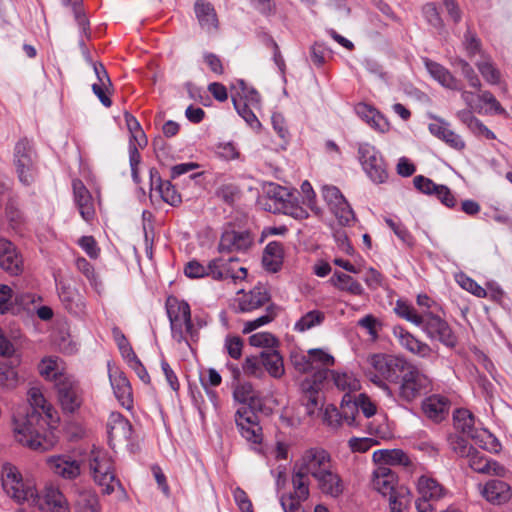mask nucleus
<instances>
[{
  "label": "nucleus",
  "mask_w": 512,
  "mask_h": 512,
  "mask_svg": "<svg viewBox=\"0 0 512 512\" xmlns=\"http://www.w3.org/2000/svg\"><path fill=\"white\" fill-rule=\"evenodd\" d=\"M108 375L114 395L118 402L127 410L133 408V392L131 384L124 374L117 367L108 365Z\"/></svg>",
  "instance_id": "23"
},
{
  "label": "nucleus",
  "mask_w": 512,
  "mask_h": 512,
  "mask_svg": "<svg viewBox=\"0 0 512 512\" xmlns=\"http://www.w3.org/2000/svg\"><path fill=\"white\" fill-rule=\"evenodd\" d=\"M236 426L243 438L253 444L262 441V428L259 425L257 414L247 406L237 409L235 413Z\"/></svg>",
  "instance_id": "17"
},
{
  "label": "nucleus",
  "mask_w": 512,
  "mask_h": 512,
  "mask_svg": "<svg viewBox=\"0 0 512 512\" xmlns=\"http://www.w3.org/2000/svg\"><path fill=\"white\" fill-rule=\"evenodd\" d=\"M409 363L403 356L374 354L368 358L367 376L371 382L391 395L392 390L387 382L397 383Z\"/></svg>",
  "instance_id": "3"
},
{
  "label": "nucleus",
  "mask_w": 512,
  "mask_h": 512,
  "mask_svg": "<svg viewBox=\"0 0 512 512\" xmlns=\"http://www.w3.org/2000/svg\"><path fill=\"white\" fill-rule=\"evenodd\" d=\"M75 512H100L98 497L90 489L75 488Z\"/></svg>",
  "instance_id": "40"
},
{
  "label": "nucleus",
  "mask_w": 512,
  "mask_h": 512,
  "mask_svg": "<svg viewBox=\"0 0 512 512\" xmlns=\"http://www.w3.org/2000/svg\"><path fill=\"white\" fill-rule=\"evenodd\" d=\"M357 115L364 120L371 128L379 131L386 132L389 129V123L384 116L372 106L359 103L356 108Z\"/></svg>",
  "instance_id": "36"
},
{
  "label": "nucleus",
  "mask_w": 512,
  "mask_h": 512,
  "mask_svg": "<svg viewBox=\"0 0 512 512\" xmlns=\"http://www.w3.org/2000/svg\"><path fill=\"white\" fill-rule=\"evenodd\" d=\"M232 101L234 104L235 109L237 110L238 114L251 126V127H258L260 126V122L257 119L254 112L249 108L248 103H242L241 101H238L235 96H232Z\"/></svg>",
  "instance_id": "55"
},
{
  "label": "nucleus",
  "mask_w": 512,
  "mask_h": 512,
  "mask_svg": "<svg viewBox=\"0 0 512 512\" xmlns=\"http://www.w3.org/2000/svg\"><path fill=\"white\" fill-rule=\"evenodd\" d=\"M328 374L329 370L320 369L312 376L306 378L301 384L304 392L303 400L305 401L307 414L309 415H312L315 412L321 402L319 392L326 388V384L328 383Z\"/></svg>",
  "instance_id": "16"
},
{
  "label": "nucleus",
  "mask_w": 512,
  "mask_h": 512,
  "mask_svg": "<svg viewBox=\"0 0 512 512\" xmlns=\"http://www.w3.org/2000/svg\"><path fill=\"white\" fill-rule=\"evenodd\" d=\"M74 202L79 210L81 217L90 222L95 217V207L91 193L79 179L72 181Z\"/></svg>",
  "instance_id": "26"
},
{
  "label": "nucleus",
  "mask_w": 512,
  "mask_h": 512,
  "mask_svg": "<svg viewBox=\"0 0 512 512\" xmlns=\"http://www.w3.org/2000/svg\"><path fill=\"white\" fill-rule=\"evenodd\" d=\"M283 246L280 242L272 241L264 249L262 262L266 270L277 272L283 263Z\"/></svg>",
  "instance_id": "41"
},
{
  "label": "nucleus",
  "mask_w": 512,
  "mask_h": 512,
  "mask_svg": "<svg viewBox=\"0 0 512 512\" xmlns=\"http://www.w3.org/2000/svg\"><path fill=\"white\" fill-rule=\"evenodd\" d=\"M261 358L263 362V369L266 370L270 376L280 378L284 374L283 358L276 350L262 351Z\"/></svg>",
  "instance_id": "43"
},
{
  "label": "nucleus",
  "mask_w": 512,
  "mask_h": 512,
  "mask_svg": "<svg viewBox=\"0 0 512 512\" xmlns=\"http://www.w3.org/2000/svg\"><path fill=\"white\" fill-rule=\"evenodd\" d=\"M397 383L396 399L404 404L416 401L432 389L431 378L411 362Z\"/></svg>",
  "instance_id": "6"
},
{
  "label": "nucleus",
  "mask_w": 512,
  "mask_h": 512,
  "mask_svg": "<svg viewBox=\"0 0 512 512\" xmlns=\"http://www.w3.org/2000/svg\"><path fill=\"white\" fill-rule=\"evenodd\" d=\"M334 362V357L321 348L310 349L306 355H303V365L305 366L303 369L313 370V374L320 369L330 370L329 367L333 366Z\"/></svg>",
  "instance_id": "32"
},
{
  "label": "nucleus",
  "mask_w": 512,
  "mask_h": 512,
  "mask_svg": "<svg viewBox=\"0 0 512 512\" xmlns=\"http://www.w3.org/2000/svg\"><path fill=\"white\" fill-rule=\"evenodd\" d=\"M315 480L319 490L325 495L337 498L344 491V483L332 465Z\"/></svg>",
  "instance_id": "29"
},
{
  "label": "nucleus",
  "mask_w": 512,
  "mask_h": 512,
  "mask_svg": "<svg viewBox=\"0 0 512 512\" xmlns=\"http://www.w3.org/2000/svg\"><path fill=\"white\" fill-rule=\"evenodd\" d=\"M358 158L369 179L376 183H385L388 179L386 163L381 153L369 143L358 146Z\"/></svg>",
  "instance_id": "10"
},
{
  "label": "nucleus",
  "mask_w": 512,
  "mask_h": 512,
  "mask_svg": "<svg viewBox=\"0 0 512 512\" xmlns=\"http://www.w3.org/2000/svg\"><path fill=\"white\" fill-rule=\"evenodd\" d=\"M450 403L448 399L441 395H432L426 398L422 403V409L425 415L434 420L441 421L449 411Z\"/></svg>",
  "instance_id": "38"
},
{
  "label": "nucleus",
  "mask_w": 512,
  "mask_h": 512,
  "mask_svg": "<svg viewBox=\"0 0 512 512\" xmlns=\"http://www.w3.org/2000/svg\"><path fill=\"white\" fill-rule=\"evenodd\" d=\"M234 399L240 403L245 404L255 397L253 386L249 382L240 383L236 386L233 392Z\"/></svg>",
  "instance_id": "59"
},
{
  "label": "nucleus",
  "mask_w": 512,
  "mask_h": 512,
  "mask_svg": "<svg viewBox=\"0 0 512 512\" xmlns=\"http://www.w3.org/2000/svg\"><path fill=\"white\" fill-rule=\"evenodd\" d=\"M397 477L387 466H378L373 472L372 486L383 496H389L396 492Z\"/></svg>",
  "instance_id": "31"
},
{
  "label": "nucleus",
  "mask_w": 512,
  "mask_h": 512,
  "mask_svg": "<svg viewBox=\"0 0 512 512\" xmlns=\"http://www.w3.org/2000/svg\"><path fill=\"white\" fill-rule=\"evenodd\" d=\"M325 320V313L320 310H311L301 316V318L295 322L294 330L300 333H304L312 328L322 325Z\"/></svg>",
  "instance_id": "45"
},
{
  "label": "nucleus",
  "mask_w": 512,
  "mask_h": 512,
  "mask_svg": "<svg viewBox=\"0 0 512 512\" xmlns=\"http://www.w3.org/2000/svg\"><path fill=\"white\" fill-rule=\"evenodd\" d=\"M1 482L5 493L17 503H35L38 492L30 478H24L17 466L5 462L1 466Z\"/></svg>",
  "instance_id": "5"
},
{
  "label": "nucleus",
  "mask_w": 512,
  "mask_h": 512,
  "mask_svg": "<svg viewBox=\"0 0 512 512\" xmlns=\"http://www.w3.org/2000/svg\"><path fill=\"white\" fill-rule=\"evenodd\" d=\"M324 422L331 428L337 429L345 422L344 410H338L333 405H328L324 411Z\"/></svg>",
  "instance_id": "53"
},
{
  "label": "nucleus",
  "mask_w": 512,
  "mask_h": 512,
  "mask_svg": "<svg viewBox=\"0 0 512 512\" xmlns=\"http://www.w3.org/2000/svg\"><path fill=\"white\" fill-rule=\"evenodd\" d=\"M378 444L376 440L369 437L357 438L353 437L348 441V446L352 452L364 453L372 446Z\"/></svg>",
  "instance_id": "60"
},
{
  "label": "nucleus",
  "mask_w": 512,
  "mask_h": 512,
  "mask_svg": "<svg viewBox=\"0 0 512 512\" xmlns=\"http://www.w3.org/2000/svg\"><path fill=\"white\" fill-rule=\"evenodd\" d=\"M272 193L271 201L273 202V211L289 215L297 220L308 217V212L299 205L295 193L290 192L287 188L279 185H271Z\"/></svg>",
  "instance_id": "13"
},
{
  "label": "nucleus",
  "mask_w": 512,
  "mask_h": 512,
  "mask_svg": "<svg viewBox=\"0 0 512 512\" xmlns=\"http://www.w3.org/2000/svg\"><path fill=\"white\" fill-rule=\"evenodd\" d=\"M157 189L161 198L168 204L176 206L181 202V196L170 181L158 179Z\"/></svg>",
  "instance_id": "50"
},
{
  "label": "nucleus",
  "mask_w": 512,
  "mask_h": 512,
  "mask_svg": "<svg viewBox=\"0 0 512 512\" xmlns=\"http://www.w3.org/2000/svg\"><path fill=\"white\" fill-rule=\"evenodd\" d=\"M469 467L477 473L487 475H503L504 468L497 461L488 459L476 448L467 457Z\"/></svg>",
  "instance_id": "30"
},
{
  "label": "nucleus",
  "mask_w": 512,
  "mask_h": 512,
  "mask_svg": "<svg viewBox=\"0 0 512 512\" xmlns=\"http://www.w3.org/2000/svg\"><path fill=\"white\" fill-rule=\"evenodd\" d=\"M196 18L201 28L207 32L218 29V18L213 5L205 0H196L194 4Z\"/></svg>",
  "instance_id": "33"
},
{
  "label": "nucleus",
  "mask_w": 512,
  "mask_h": 512,
  "mask_svg": "<svg viewBox=\"0 0 512 512\" xmlns=\"http://www.w3.org/2000/svg\"><path fill=\"white\" fill-rule=\"evenodd\" d=\"M0 267L12 276L23 272V258L17 247L7 239H0Z\"/></svg>",
  "instance_id": "24"
},
{
  "label": "nucleus",
  "mask_w": 512,
  "mask_h": 512,
  "mask_svg": "<svg viewBox=\"0 0 512 512\" xmlns=\"http://www.w3.org/2000/svg\"><path fill=\"white\" fill-rule=\"evenodd\" d=\"M388 227L393 230L395 235L407 246L414 245V238L411 233L407 230V228L400 222H396L391 218L385 219Z\"/></svg>",
  "instance_id": "54"
},
{
  "label": "nucleus",
  "mask_w": 512,
  "mask_h": 512,
  "mask_svg": "<svg viewBox=\"0 0 512 512\" xmlns=\"http://www.w3.org/2000/svg\"><path fill=\"white\" fill-rule=\"evenodd\" d=\"M329 281L331 285L340 291H345L354 296L364 294L362 285L352 276L343 272L335 271Z\"/></svg>",
  "instance_id": "42"
},
{
  "label": "nucleus",
  "mask_w": 512,
  "mask_h": 512,
  "mask_svg": "<svg viewBox=\"0 0 512 512\" xmlns=\"http://www.w3.org/2000/svg\"><path fill=\"white\" fill-rule=\"evenodd\" d=\"M332 465L330 454L322 448L305 450L293 466L292 484L300 500L309 497V478L316 479Z\"/></svg>",
  "instance_id": "2"
},
{
  "label": "nucleus",
  "mask_w": 512,
  "mask_h": 512,
  "mask_svg": "<svg viewBox=\"0 0 512 512\" xmlns=\"http://www.w3.org/2000/svg\"><path fill=\"white\" fill-rule=\"evenodd\" d=\"M478 99L487 106L485 113L494 115H507L506 110L490 91L478 95Z\"/></svg>",
  "instance_id": "52"
},
{
  "label": "nucleus",
  "mask_w": 512,
  "mask_h": 512,
  "mask_svg": "<svg viewBox=\"0 0 512 512\" xmlns=\"http://www.w3.org/2000/svg\"><path fill=\"white\" fill-rule=\"evenodd\" d=\"M416 303L419 310L416 309V315L422 317L424 314H435L442 312L441 306L427 294H418L416 297Z\"/></svg>",
  "instance_id": "51"
},
{
  "label": "nucleus",
  "mask_w": 512,
  "mask_h": 512,
  "mask_svg": "<svg viewBox=\"0 0 512 512\" xmlns=\"http://www.w3.org/2000/svg\"><path fill=\"white\" fill-rule=\"evenodd\" d=\"M294 494H296L294 492ZM303 500H300L297 495H283L280 499L281 506L284 510V512H304L301 502Z\"/></svg>",
  "instance_id": "64"
},
{
  "label": "nucleus",
  "mask_w": 512,
  "mask_h": 512,
  "mask_svg": "<svg viewBox=\"0 0 512 512\" xmlns=\"http://www.w3.org/2000/svg\"><path fill=\"white\" fill-rule=\"evenodd\" d=\"M236 90L235 97L240 99L242 103H248L251 106L257 107L260 104V95L256 89L247 85L244 80H237L233 85Z\"/></svg>",
  "instance_id": "47"
},
{
  "label": "nucleus",
  "mask_w": 512,
  "mask_h": 512,
  "mask_svg": "<svg viewBox=\"0 0 512 512\" xmlns=\"http://www.w3.org/2000/svg\"><path fill=\"white\" fill-rule=\"evenodd\" d=\"M476 66L487 83L491 85L500 83L501 73L489 58L477 62Z\"/></svg>",
  "instance_id": "48"
},
{
  "label": "nucleus",
  "mask_w": 512,
  "mask_h": 512,
  "mask_svg": "<svg viewBox=\"0 0 512 512\" xmlns=\"http://www.w3.org/2000/svg\"><path fill=\"white\" fill-rule=\"evenodd\" d=\"M48 469L64 480H75L81 474V463L71 455L59 454L47 457Z\"/></svg>",
  "instance_id": "19"
},
{
  "label": "nucleus",
  "mask_w": 512,
  "mask_h": 512,
  "mask_svg": "<svg viewBox=\"0 0 512 512\" xmlns=\"http://www.w3.org/2000/svg\"><path fill=\"white\" fill-rule=\"evenodd\" d=\"M244 342L239 336L228 335L224 341V348L227 354L233 359H240L242 356Z\"/></svg>",
  "instance_id": "56"
},
{
  "label": "nucleus",
  "mask_w": 512,
  "mask_h": 512,
  "mask_svg": "<svg viewBox=\"0 0 512 512\" xmlns=\"http://www.w3.org/2000/svg\"><path fill=\"white\" fill-rule=\"evenodd\" d=\"M429 131L435 137L444 141L451 148L461 151L465 148V142L462 137L449 128V124L443 121L431 123Z\"/></svg>",
  "instance_id": "35"
},
{
  "label": "nucleus",
  "mask_w": 512,
  "mask_h": 512,
  "mask_svg": "<svg viewBox=\"0 0 512 512\" xmlns=\"http://www.w3.org/2000/svg\"><path fill=\"white\" fill-rule=\"evenodd\" d=\"M482 496L491 504L502 505L512 497V490L508 483L493 479L485 483L480 490Z\"/></svg>",
  "instance_id": "28"
},
{
  "label": "nucleus",
  "mask_w": 512,
  "mask_h": 512,
  "mask_svg": "<svg viewBox=\"0 0 512 512\" xmlns=\"http://www.w3.org/2000/svg\"><path fill=\"white\" fill-rule=\"evenodd\" d=\"M341 408L344 410L345 423L350 427L361 426L358 413L361 411L366 418H370L376 413V405L366 394H359L355 397L344 394L341 401Z\"/></svg>",
  "instance_id": "11"
},
{
  "label": "nucleus",
  "mask_w": 512,
  "mask_h": 512,
  "mask_svg": "<svg viewBox=\"0 0 512 512\" xmlns=\"http://www.w3.org/2000/svg\"><path fill=\"white\" fill-rule=\"evenodd\" d=\"M233 498L242 512H254L252 502L242 488L236 487L233 490Z\"/></svg>",
  "instance_id": "63"
},
{
  "label": "nucleus",
  "mask_w": 512,
  "mask_h": 512,
  "mask_svg": "<svg viewBox=\"0 0 512 512\" xmlns=\"http://www.w3.org/2000/svg\"><path fill=\"white\" fill-rule=\"evenodd\" d=\"M238 259L235 257H229L225 259L218 257L209 261V276L214 280H225L231 278L232 280H243L247 276V269L239 267L235 269L234 263H237Z\"/></svg>",
  "instance_id": "21"
},
{
  "label": "nucleus",
  "mask_w": 512,
  "mask_h": 512,
  "mask_svg": "<svg viewBox=\"0 0 512 512\" xmlns=\"http://www.w3.org/2000/svg\"><path fill=\"white\" fill-rule=\"evenodd\" d=\"M422 60L429 75L442 87L461 90V82L446 67L426 57Z\"/></svg>",
  "instance_id": "27"
},
{
  "label": "nucleus",
  "mask_w": 512,
  "mask_h": 512,
  "mask_svg": "<svg viewBox=\"0 0 512 512\" xmlns=\"http://www.w3.org/2000/svg\"><path fill=\"white\" fill-rule=\"evenodd\" d=\"M40 414L36 411L18 413L13 416V431L17 442L33 450H44L46 446L36 428Z\"/></svg>",
  "instance_id": "8"
},
{
  "label": "nucleus",
  "mask_w": 512,
  "mask_h": 512,
  "mask_svg": "<svg viewBox=\"0 0 512 512\" xmlns=\"http://www.w3.org/2000/svg\"><path fill=\"white\" fill-rule=\"evenodd\" d=\"M58 296L62 305L70 314L81 316L85 313L86 303L84 297L70 284L60 282Z\"/></svg>",
  "instance_id": "25"
},
{
  "label": "nucleus",
  "mask_w": 512,
  "mask_h": 512,
  "mask_svg": "<svg viewBox=\"0 0 512 512\" xmlns=\"http://www.w3.org/2000/svg\"><path fill=\"white\" fill-rule=\"evenodd\" d=\"M275 316H276V313H275L274 309L272 307H268L266 310V313L264 315L254 319V320L247 321L244 324L243 332L246 334L250 333V332L256 330L257 328L270 323L275 318Z\"/></svg>",
  "instance_id": "57"
},
{
  "label": "nucleus",
  "mask_w": 512,
  "mask_h": 512,
  "mask_svg": "<svg viewBox=\"0 0 512 512\" xmlns=\"http://www.w3.org/2000/svg\"><path fill=\"white\" fill-rule=\"evenodd\" d=\"M107 434L109 445L128 444L132 435V425L122 414L112 412L107 421Z\"/></svg>",
  "instance_id": "22"
},
{
  "label": "nucleus",
  "mask_w": 512,
  "mask_h": 512,
  "mask_svg": "<svg viewBox=\"0 0 512 512\" xmlns=\"http://www.w3.org/2000/svg\"><path fill=\"white\" fill-rule=\"evenodd\" d=\"M373 461L379 466L399 465L408 467L411 465L409 456L401 449H381L373 452Z\"/></svg>",
  "instance_id": "37"
},
{
  "label": "nucleus",
  "mask_w": 512,
  "mask_h": 512,
  "mask_svg": "<svg viewBox=\"0 0 512 512\" xmlns=\"http://www.w3.org/2000/svg\"><path fill=\"white\" fill-rule=\"evenodd\" d=\"M269 299L270 297L266 288L257 286L240 298L239 309L242 312H250L264 306Z\"/></svg>",
  "instance_id": "39"
},
{
  "label": "nucleus",
  "mask_w": 512,
  "mask_h": 512,
  "mask_svg": "<svg viewBox=\"0 0 512 512\" xmlns=\"http://www.w3.org/2000/svg\"><path fill=\"white\" fill-rule=\"evenodd\" d=\"M249 343L255 347L273 348L277 339L269 332H259L249 337Z\"/></svg>",
  "instance_id": "58"
},
{
  "label": "nucleus",
  "mask_w": 512,
  "mask_h": 512,
  "mask_svg": "<svg viewBox=\"0 0 512 512\" xmlns=\"http://www.w3.org/2000/svg\"><path fill=\"white\" fill-rule=\"evenodd\" d=\"M242 371L248 377L262 378L264 369L261 354L247 356L242 364Z\"/></svg>",
  "instance_id": "49"
},
{
  "label": "nucleus",
  "mask_w": 512,
  "mask_h": 512,
  "mask_svg": "<svg viewBox=\"0 0 512 512\" xmlns=\"http://www.w3.org/2000/svg\"><path fill=\"white\" fill-rule=\"evenodd\" d=\"M166 310L172 337L177 343H185L190 346V341L198 340L199 332L192 323L191 309L186 301L179 300L176 297H168Z\"/></svg>",
  "instance_id": "4"
},
{
  "label": "nucleus",
  "mask_w": 512,
  "mask_h": 512,
  "mask_svg": "<svg viewBox=\"0 0 512 512\" xmlns=\"http://www.w3.org/2000/svg\"><path fill=\"white\" fill-rule=\"evenodd\" d=\"M88 465L94 482L101 487L103 494L109 495L116 487L122 488L115 476L113 459L107 451L93 449L88 458Z\"/></svg>",
  "instance_id": "7"
},
{
  "label": "nucleus",
  "mask_w": 512,
  "mask_h": 512,
  "mask_svg": "<svg viewBox=\"0 0 512 512\" xmlns=\"http://www.w3.org/2000/svg\"><path fill=\"white\" fill-rule=\"evenodd\" d=\"M392 334L399 346L414 356L429 359L434 354V350L428 343L420 340L401 325L394 326Z\"/></svg>",
  "instance_id": "18"
},
{
  "label": "nucleus",
  "mask_w": 512,
  "mask_h": 512,
  "mask_svg": "<svg viewBox=\"0 0 512 512\" xmlns=\"http://www.w3.org/2000/svg\"><path fill=\"white\" fill-rule=\"evenodd\" d=\"M322 196L340 225L349 226L355 222V214L351 206L336 186L322 187Z\"/></svg>",
  "instance_id": "15"
},
{
  "label": "nucleus",
  "mask_w": 512,
  "mask_h": 512,
  "mask_svg": "<svg viewBox=\"0 0 512 512\" xmlns=\"http://www.w3.org/2000/svg\"><path fill=\"white\" fill-rule=\"evenodd\" d=\"M14 164L19 180L30 185L37 175L36 153L32 143L27 139L19 140L14 148Z\"/></svg>",
  "instance_id": "9"
},
{
  "label": "nucleus",
  "mask_w": 512,
  "mask_h": 512,
  "mask_svg": "<svg viewBox=\"0 0 512 512\" xmlns=\"http://www.w3.org/2000/svg\"><path fill=\"white\" fill-rule=\"evenodd\" d=\"M423 14L431 26L436 29L443 28V21L434 3H427L424 5Z\"/></svg>",
  "instance_id": "62"
},
{
  "label": "nucleus",
  "mask_w": 512,
  "mask_h": 512,
  "mask_svg": "<svg viewBox=\"0 0 512 512\" xmlns=\"http://www.w3.org/2000/svg\"><path fill=\"white\" fill-rule=\"evenodd\" d=\"M58 401L66 413H74L83 403L80 384L71 376L60 375L56 379Z\"/></svg>",
  "instance_id": "12"
},
{
  "label": "nucleus",
  "mask_w": 512,
  "mask_h": 512,
  "mask_svg": "<svg viewBox=\"0 0 512 512\" xmlns=\"http://www.w3.org/2000/svg\"><path fill=\"white\" fill-rule=\"evenodd\" d=\"M454 426L467 436L475 437V417L468 409H457L453 414Z\"/></svg>",
  "instance_id": "44"
},
{
  "label": "nucleus",
  "mask_w": 512,
  "mask_h": 512,
  "mask_svg": "<svg viewBox=\"0 0 512 512\" xmlns=\"http://www.w3.org/2000/svg\"><path fill=\"white\" fill-rule=\"evenodd\" d=\"M331 385H334L338 390L348 395H351V393L356 392L361 388L360 381L353 373L329 370L326 388Z\"/></svg>",
  "instance_id": "34"
},
{
  "label": "nucleus",
  "mask_w": 512,
  "mask_h": 512,
  "mask_svg": "<svg viewBox=\"0 0 512 512\" xmlns=\"http://www.w3.org/2000/svg\"><path fill=\"white\" fill-rule=\"evenodd\" d=\"M419 498L416 501L418 512H429L432 507L430 502H436L445 498L449 491L436 479L422 475L417 480Z\"/></svg>",
  "instance_id": "14"
},
{
  "label": "nucleus",
  "mask_w": 512,
  "mask_h": 512,
  "mask_svg": "<svg viewBox=\"0 0 512 512\" xmlns=\"http://www.w3.org/2000/svg\"><path fill=\"white\" fill-rule=\"evenodd\" d=\"M44 503L49 512H70L65 496L55 488L46 490Z\"/></svg>",
  "instance_id": "46"
},
{
  "label": "nucleus",
  "mask_w": 512,
  "mask_h": 512,
  "mask_svg": "<svg viewBox=\"0 0 512 512\" xmlns=\"http://www.w3.org/2000/svg\"><path fill=\"white\" fill-rule=\"evenodd\" d=\"M394 312L398 317L419 327L430 341H438L449 348L456 346L457 336L440 312L435 314L429 312V314L418 317L416 308L403 299L396 301Z\"/></svg>",
  "instance_id": "1"
},
{
  "label": "nucleus",
  "mask_w": 512,
  "mask_h": 512,
  "mask_svg": "<svg viewBox=\"0 0 512 512\" xmlns=\"http://www.w3.org/2000/svg\"><path fill=\"white\" fill-rule=\"evenodd\" d=\"M407 493L400 490L389 495L390 512H403L408 503Z\"/></svg>",
  "instance_id": "61"
},
{
  "label": "nucleus",
  "mask_w": 512,
  "mask_h": 512,
  "mask_svg": "<svg viewBox=\"0 0 512 512\" xmlns=\"http://www.w3.org/2000/svg\"><path fill=\"white\" fill-rule=\"evenodd\" d=\"M252 244L253 236L249 231L227 228L220 237L218 251L220 253L246 252Z\"/></svg>",
  "instance_id": "20"
}]
</instances>
